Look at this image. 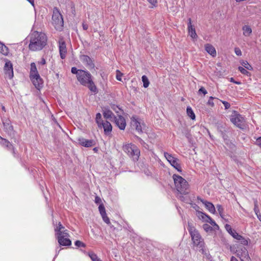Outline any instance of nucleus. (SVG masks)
<instances>
[{"label":"nucleus","mask_w":261,"mask_h":261,"mask_svg":"<svg viewBox=\"0 0 261 261\" xmlns=\"http://www.w3.org/2000/svg\"><path fill=\"white\" fill-rule=\"evenodd\" d=\"M203 228L206 232H210L213 230L212 226H210L207 224H204L203 225Z\"/></svg>","instance_id":"nucleus-38"},{"label":"nucleus","mask_w":261,"mask_h":261,"mask_svg":"<svg viewBox=\"0 0 261 261\" xmlns=\"http://www.w3.org/2000/svg\"><path fill=\"white\" fill-rule=\"evenodd\" d=\"M207 132L208 135H209L210 138L211 139V140H213V137L211 135L210 131L208 129H207Z\"/></svg>","instance_id":"nucleus-61"},{"label":"nucleus","mask_w":261,"mask_h":261,"mask_svg":"<svg viewBox=\"0 0 261 261\" xmlns=\"http://www.w3.org/2000/svg\"><path fill=\"white\" fill-rule=\"evenodd\" d=\"M164 156L172 167L176 169L178 172H181V168L180 164V162L179 159L174 157L172 154L168 152H165Z\"/></svg>","instance_id":"nucleus-8"},{"label":"nucleus","mask_w":261,"mask_h":261,"mask_svg":"<svg viewBox=\"0 0 261 261\" xmlns=\"http://www.w3.org/2000/svg\"><path fill=\"white\" fill-rule=\"evenodd\" d=\"M59 53L61 58L62 59H64L66 57L67 54V48L65 42L63 37H60L59 41Z\"/></svg>","instance_id":"nucleus-14"},{"label":"nucleus","mask_w":261,"mask_h":261,"mask_svg":"<svg viewBox=\"0 0 261 261\" xmlns=\"http://www.w3.org/2000/svg\"><path fill=\"white\" fill-rule=\"evenodd\" d=\"M0 144L9 149L14 150L13 147L10 142L2 137L0 138Z\"/></svg>","instance_id":"nucleus-27"},{"label":"nucleus","mask_w":261,"mask_h":261,"mask_svg":"<svg viewBox=\"0 0 261 261\" xmlns=\"http://www.w3.org/2000/svg\"><path fill=\"white\" fill-rule=\"evenodd\" d=\"M234 51H235L236 54L237 56H241L242 55V51L239 48H238V47L235 48Z\"/></svg>","instance_id":"nucleus-50"},{"label":"nucleus","mask_w":261,"mask_h":261,"mask_svg":"<svg viewBox=\"0 0 261 261\" xmlns=\"http://www.w3.org/2000/svg\"><path fill=\"white\" fill-rule=\"evenodd\" d=\"M187 229L191 236L194 248L202 254H206V251L204 248V243L201 235L192 224L188 223Z\"/></svg>","instance_id":"nucleus-2"},{"label":"nucleus","mask_w":261,"mask_h":261,"mask_svg":"<svg viewBox=\"0 0 261 261\" xmlns=\"http://www.w3.org/2000/svg\"><path fill=\"white\" fill-rule=\"evenodd\" d=\"M175 188L180 194H188L189 192V185L181 176L174 174L173 175Z\"/></svg>","instance_id":"nucleus-4"},{"label":"nucleus","mask_w":261,"mask_h":261,"mask_svg":"<svg viewBox=\"0 0 261 261\" xmlns=\"http://www.w3.org/2000/svg\"><path fill=\"white\" fill-rule=\"evenodd\" d=\"M131 121L132 124L135 127L136 130L139 133H142L145 126L143 121L137 116H132Z\"/></svg>","instance_id":"nucleus-12"},{"label":"nucleus","mask_w":261,"mask_h":261,"mask_svg":"<svg viewBox=\"0 0 261 261\" xmlns=\"http://www.w3.org/2000/svg\"><path fill=\"white\" fill-rule=\"evenodd\" d=\"M123 150L134 161H138L140 151L136 145L132 143L126 144L123 146Z\"/></svg>","instance_id":"nucleus-5"},{"label":"nucleus","mask_w":261,"mask_h":261,"mask_svg":"<svg viewBox=\"0 0 261 261\" xmlns=\"http://www.w3.org/2000/svg\"><path fill=\"white\" fill-rule=\"evenodd\" d=\"M40 64L42 65H44L46 64V61L44 58H42L41 61L40 62Z\"/></svg>","instance_id":"nucleus-56"},{"label":"nucleus","mask_w":261,"mask_h":261,"mask_svg":"<svg viewBox=\"0 0 261 261\" xmlns=\"http://www.w3.org/2000/svg\"><path fill=\"white\" fill-rule=\"evenodd\" d=\"M198 93H203L205 95L207 93V92L204 87H201L198 90Z\"/></svg>","instance_id":"nucleus-46"},{"label":"nucleus","mask_w":261,"mask_h":261,"mask_svg":"<svg viewBox=\"0 0 261 261\" xmlns=\"http://www.w3.org/2000/svg\"><path fill=\"white\" fill-rule=\"evenodd\" d=\"M98 210L102 218L103 221L107 224H110V221L107 215L106 209L103 204H100V205H99Z\"/></svg>","instance_id":"nucleus-20"},{"label":"nucleus","mask_w":261,"mask_h":261,"mask_svg":"<svg viewBox=\"0 0 261 261\" xmlns=\"http://www.w3.org/2000/svg\"><path fill=\"white\" fill-rule=\"evenodd\" d=\"M74 244L76 246L78 247H86V245L83 243L82 242L80 241H76L74 243Z\"/></svg>","instance_id":"nucleus-42"},{"label":"nucleus","mask_w":261,"mask_h":261,"mask_svg":"<svg viewBox=\"0 0 261 261\" xmlns=\"http://www.w3.org/2000/svg\"><path fill=\"white\" fill-rule=\"evenodd\" d=\"M256 144L261 148V137H258L256 139Z\"/></svg>","instance_id":"nucleus-51"},{"label":"nucleus","mask_w":261,"mask_h":261,"mask_svg":"<svg viewBox=\"0 0 261 261\" xmlns=\"http://www.w3.org/2000/svg\"><path fill=\"white\" fill-rule=\"evenodd\" d=\"M95 202L96 203V204H99V205L100 204H103L102 202H101V198L98 196H96L95 198V200H94Z\"/></svg>","instance_id":"nucleus-48"},{"label":"nucleus","mask_w":261,"mask_h":261,"mask_svg":"<svg viewBox=\"0 0 261 261\" xmlns=\"http://www.w3.org/2000/svg\"><path fill=\"white\" fill-rule=\"evenodd\" d=\"M151 5V8L156 7L157 6V0H147Z\"/></svg>","instance_id":"nucleus-45"},{"label":"nucleus","mask_w":261,"mask_h":261,"mask_svg":"<svg viewBox=\"0 0 261 261\" xmlns=\"http://www.w3.org/2000/svg\"><path fill=\"white\" fill-rule=\"evenodd\" d=\"M4 70L6 76L10 79L13 78L14 76L13 65L11 62L8 59H5V64Z\"/></svg>","instance_id":"nucleus-13"},{"label":"nucleus","mask_w":261,"mask_h":261,"mask_svg":"<svg viewBox=\"0 0 261 261\" xmlns=\"http://www.w3.org/2000/svg\"><path fill=\"white\" fill-rule=\"evenodd\" d=\"M58 248H59V247H58L56 248V254H55V257H54V258L53 261H54V260H55V258L58 256V254L59 253L60 251L61 250V249H59V250H58Z\"/></svg>","instance_id":"nucleus-53"},{"label":"nucleus","mask_w":261,"mask_h":261,"mask_svg":"<svg viewBox=\"0 0 261 261\" xmlns=\"http://www.w3.org/2000/svg\"><path fill=\"white\" fill-rule=\"evenodd\" d=\"M188 194H180L178 193L177 197L178 198L182 201H184L187 203H189L191 201L189 196L187 195Z\"/></svg>","instance_id":"nucleus-29"},{"label":"nucleus","mask_w":261,"mask_h":261,"mask_svg":"<svg viewBox=\"0 0 261 261\" xmlns=\"http://www.w3.org/2000/svg\"><path fill=\"white\" fill-rule=\"evenodd\" d=\"M196 216L200 220L204 222L209 223L212 226L218 227V225L212 218L206 214L201 211L196 212Z\"/></svg>","instance_id":"nucleus-10"},{"label":"nucleus","mask_w":261,"mask_h":261,"mask_svg":"<svg viewBox=\"0 0 261 261\" xmlns=\"http://www.w3.org/2000/svg\"><path fill=\"white\" fill-rule=\"evenodd\" d=\"M111 108L117 113H119V110H121L120 108H119L117 106H115L114 105L111 107Z\"/></svg>","instance_id":"nucleus-49"},{"label":"nucleus","mask_w":261,"mask_h":261,"mask_svg":"<svg viewBox=\"0 0 261 261\" xmlns=\"http://www.w3.org/2000/svg\"><path fill=\"white\" fill-rule=\"evenodd\" d=\"M71 72L73 74H76V77H77L81 70H78L76 67H73L71 68Z\"/></svg>","instance_id":"nucleus-44"},{"label":"nucleus","mask_w":261,"mask_h":261,"mask_svg":"<svg viewBox=\"0 0 261 261\" xmlns=\"http://www.w3.org/2000/svg\"><path fill=\"white\" fill-rule=\"evenodd\" d=\"M142 81L143 83V87L144 88H147L149 85V82L147 77L144 75L142 76Z\"/></svg>","instance_id":"nucleus-33"},{"label":"nucleus","mask_w":261,"mask_h":261,"mask_svg":"<svg viewBox=\"0 0 261 261\" xmlns=\"http://www.w3.org/2000/svg\"><path fill=\"white\" fill-rule=\"evenodd\" d=\"M115 122L116 125L121 129L124 130L126 126V121L124 118L121 115H118L114 117Z\"/></svg>","instance_id":"nucleus-18"},{"label":"nucleus","mask_w":261,"mask_h":261,"mask_svg":"<svg viewBox=\"0 0 261 261\" xmlns=\"http://www.w3.org/2000/svg\"><path fill=\"white\" fill-rule=\"evenodd\" d=\"M55 236H58L59 233L62 234L65 231L67 232V230L64 229V227L63 226L61 222H59L58 225L55 228Z\"/></svg>","instance_id":"nucleus-26"},{"label":"nucleus","mask_w":261,"mask_h":261,"mask_svg":"<svg viewBox=\"0 0 261 261\" xmlns=\"http://www.w3.org/2000/svg\"><path fill=\"white\" fill-rule=\"evenodd\" d=\"M214 99H216V98L213 96H210L207 102V105L212 107H213L215 106L214 103L213 102V100Z\"/></svg>","instance_id":"nucleus-39"},{"label":"nucleus","mask_w":261,"mask_h":261,"mask_svg":"<svg viewBox=\"0 0 261 261\" xmlns=\"http://www.w3.org/2000/svg\"><path fill=\"white\" fill-rule=\"evenodd\" d=\"M188 34L192 38L196 39L197 38L195 27L192 24L191 19L190 18L188 19Z\"/></svg>","instance_id":"nucleus-21"},{"label":"nucleus","mask_w":261,"mask_h":261,"mask_svg":"<svg viewBox=\"0 0 261 261\" xmlns=\"http://www.w3.org/2000/svg\"><path fill=\"white\" fill-rule=\"evenodd\" d=\"M254 212L255 214H257V213H259V208L258 206L257 201L255 200L254 201Z\"/></svg>","instance_id":"nucleus-43"},{"label":"nucleus","mask_w":261,"mask_h":261,"mask_svg":"<svg viewBox=\"0 0 261 261\" xmlns=\"http://www.w3.org/2000/svg\"><path fill=\"white\" fill-rule=\"evenodd\" d=\"M79 142L80 145L85 147H90L95 145V142L93 140H88L83 138H79Z\"/></svg>","instance_id":"nucleus-22"},{"label":"nucleus","mask_w":261,"mask_h":261,"mask_svg":"<svg viewBox=\"0 0 261 261\" xmlns=\"http://www.w3.org/2000/svg\"><path fill=\"white\" fill-rule=\"evenodd\" d=\"M52 19L53 23L56 25V28L63 26L64 21L62 15L60 13L59 10L57 8H54Z\"/></svg>","instance_id":"nucleus-9"},{"label":"nucleus","mask_w":261,"mask_h":261,"mask_svg":"<svg viewBox=\"0 0 261 261\" xmlns=\"http://www.w3.org/2000/svg\"><path fill=\"white\" fill-rule=\"evenodd\" d=\"M123 74L118 70L116 71V79L119 81H122V76Z\"/></svg>","instance_id":"nucleus-41"},{"label":"nucleus","mask_w":261,"mask_h":261,"mask_svg":"<svg viewBox=\"0 0 261 261\" xmlns=\"http://www.w3.org/2000/svg\"><path fill=\"white\" fill-rule=\"evenodd\" d=\"M243 34L245 37H249L252 34V30L248 25H244L242 27Z\"/></svg>","instance_id":"nucleus-25"},{"label":"nucleus","mask_w":261,"mask_h":261,"mask_svg":"<svg viewBox=\"0 0 261 261\" xmlns=\"http://www.w3.org/2000/svg\"><path fill=\"white\" fill-rule=\"evenodd\" d=\"M236 240L239 241L240 242V243L243 245H248V240L247 239H246L245 238H244L242 236H241V238H238Z\"/></svg>","instance_id":"nucleus-37"},{"label":"nucleus","mask_w":261,"mask_h":261,"mask_svg":"<svg viewBox=\"0 0 261 261\" xmlns=\"http://www.w3.org/2000/svg\"><path fill=\"white\" fill-rule=\"evenodd\" d=\"M2 110H3L4 112H6V109H5V107L4 106H2Z\"/></svg>","instance_id":"nucleus-63"},{"label":"nucleus","mask_w":261,"mask_h":261,"mask_svg":"<svg viewBox=\"0 0 261 261\" xmlns=\"http://www.w3.org/2000/svg\"><path fill=\"white\" fill-rule=\"evenodd\" d=\"M197 200L201 202L205 206V208L212 214H215L216 212V209L214 205L211 202L207 201L201 198L200 197H197Z\"/></svg>","instance_id":"nucleus-17"},{"label":"nucleus","mask_w":261,"mask_h":261,"mask_svg":"<svg viewBox=\"0 0 261 261\" xmlns=\"http://www.w3.org/2000/svg\"><path fill=\"white\" fill-rule=\"evenodd\" d=\"M30 77L36 88L40 90L42 87L43 81L39 74L30 76Z\"/></svg>","instance_id":"nucleus-15"},{"label":"nucleus","mask_w":261,"mask_h":261,"mask_svg":"<svg viewBox=\"0 0 261 261\" xmlns=\"http://www.w3.org/2000/svg\"><path fill=\"white\" fill-rule=\"evenodd\" d=\"M103 115L106 119H111L113 117H115L113 112L109 109H105L103 110Z\"/></svg>","instance_id":"nucleus-30"},{"label":"nucleus","mask_w":261,"mask_h":261,"mask_svg":"<svg viewBox=\"0 0 261 261\" xmlns=\"http://www.w3.org/2000/svg\"><path fill=\"white\" fill-rule=\"evenodd\" d=\"M47 37L43 32L35 31L30 35L29 48L31 51L42 50L47 44Z\"/></svg>","instance_id":"nucleus-1"},{"label":"nucleus","mask_w":261,"mask_h":261,"mask_svg":"<svg viewBox=\"0 0 261 261\" xmlns=\"http://www.w3.org/2000/svg\"><path fill=\"white\" fill-rule=\"evenodd\" d=\"M257 217V218L259 219V220L261 222V214L259 213H257V214H255Z\"/></svg>","instance_id":"nucleus-57"},{"label":"nucleus","mask_w":261,"mask_h":261,"mask_svg":"<svg viewBox=\"0 0 261 261\" xmlns=\"http://www.w3.org/2000/svg\"><path fill=\"white\" fill-rule=\"evenodd\" d=\"M204 48L206 51L213 57L216 56L217 52L216 49L212 44L209 43L205 44Z\"/></svg>","instance_id":"nucleus-23"},{"label":"nucleus","mask_w":261,"mask_h":261,"mask_svg":"<svg viewBox=\"0 0 261 261\" xmlns=\"http://www.w3.org/2000/svg\"><path fill=\"white\" fill-rule=\"evenodd\" d=\"M230 82H233V83H235L236 84H238V85H239V84H241V83L240 82H236V81H235L234 80V79L233 78H232V77L230 79Z\"/></svg>","instance_id":"nucleus-55"},{"label":"nucleus","mask_w":261,"mask_h":261,"mask_svg":"<svg viewBox=\"0 0 261 261\" xmlns=\"http://www.w3.org/2000/svg\"><path fill=\"white\" fill-rule=\"evenodd\" d=\"M137 138L138 140L139 141V142L141 143V144H142L143 143H144V142L142 139H141L140 138L137 137Z\"/></svg>","instance_id":"nucleus-60"},{"label":"nucleus","mask_w":261,"mask_h":261,"mask_svg":"<svg viewBox=\"0 0 261 261\" xmlns=\"http://www.w3.org/2000/svg\"><path fill=\"white\" fill-rule=\"evenodd\" d=\"M93 151H94V152H97V151H98V148H97V147H95V148H93Z\"/></svg>","instance_id":"nucleus-62"},{"label":"nucleus","mask_w":261,"mask_h":261,"mask_svg":"<svg viewBox=\"0 0 261 261\" xmlns=\"http://www.w3.org/2000/svg\"><path fill=\"white\" fill-rule=\"evenodd\" d=\"M89 256L92 261H102L96 254L94 253H90Z\"/></svg>","instance_id":"nucleus-35"},{"label":"nucleus","mask_w":261,"mask_h":261,"mask_svg":"<svg viewBox=\"0 0 261 261\" xmlns=\"http://www.w3.org/2000/svg\"><path fill=\"white\" fill-rule=\"evenodd\" d=\"M77 79L81 85L87 86L91 92L95 93L97 92V88L92 81L91 74L88 71L81 70Z\"/></svg>","instance_id":"nucleus-3"},{"label":"nucleus","mask_w":261,"mask_h":261,"mask_svg":"<svg viewBox=\"0 0 261 261\" xmlns=\"http://www.w3.org/2000/svg\"><path fill=\"white\" fill-rule=\"evenodd\" d=\"M230 261H239L235 257L232 256Z\"/></svg>","instance_id":"nucleus-59"},{"label":"nucleus","mask_w":261,"mask_h":261,"mask_svg":"<svg viewBox=\"0 0 261 261\" xmlns=\"http://www.w3.org/2000/svg\"><path fill=\"white\" fill-rule=\"evenodd\" d=\"M95 121L99 128H103L106 135L110 134L112 130L111 124L108 121L102 120L101 115L98 113L96 115Z\"/></svg>","instance_id":"nucleus-6"},{"label":"nucleus","mask_w":261,"mask_h":261,"mask_svg":"<svg viewBox=\"0 0 261 261\" xmlns=\"http://www.w3.org/2000/svg\"><path fill=\"white\" fill-rule=\"evenodd\" d=\"M3 124L4 126H7L9 130H12L13 129V126L11 125H10L8 123L6 124V123L3 122Z\"/></svg>","instance_id":"nucleus-52"},{"label":"nucleus","mask_w":261,"mask_h":261,"mask_svg":"<svg viewBox=\"0 0 261 261\" xmlns=\"http://www.w3.org/2000/svg\"><path fill=\"white\" fill-rule=\"evenodd\" d=\"M225 227L228 233L234 239H237L238 238H241V236L238 233L234 230L232 229L230 225L226 224Z\"/></svg>","instance_id":"nucleus-24"},{"label":"nucleus","mask_w":261,"mask_h":261,"mask_svg":"<svg viewBox=\"0 0 261 261\" xmlns=\"http://www.w3.org/2000/svg\"><path fill=\"white\" fill-rule=\"evenodd\" d=\"M68 232L65 231L62 234L59 233L58 236H56L60 245L63 246H69L71 245V241L68 238L69 237Z\"/></svg>","instance_id":"nucleus-11"},{"label":"nucleus","mask_w":261,"mask_h":261,"mask_svg":"<svg viewBox=\"0 0 261 261\" xmlns=\"http://www.w3.org/2000/svg\"><path fill=\"white\" fill-rule=\"evenodd\" d=\"M83 28L84 30H87L88 28V25L87 24L83 23Z\"/></svg>","instance_id":"nucleus-54"},{"label":"nucleus","mask_w":261,"mask_h":261,"mask_svg":"<svg viewBox=\"0 0 261 261\" xmlns=\"http://www.w3.org/2000/svg\"><path fill=\"white\" fill-rule=\"evenodd\" d=\"M2 137L0 136V138H1Z\"/></svg>","instance_id":"nucleus-64"},{"label":"nucleus","mask_w":261,"mask_h":261,"mask_svg":"<svg viewBox=\"0 0 261 261\" xmlns=\"http://www.w3.org/2000/svg\"><path fill=\"white\" fill-rule=\"evenodd\" d=\"M221 101L223 104L225 109H228L230 107V105L229 102L223 100H221Z\"/></svg>","instance_id":"nucleus-47"},{"label":"nucleus","mask_w":261,"mask_h":261,"mask_svg":"<svg viewBox=\"0 0 261 261\" xmlns=\"http://www.w3.org/2000/svg\"><path fill=\"white\" fill-rule=\"evenodd\" d=\"M230 121L237 127L244 129L245 126V120L244 117L236 111L230 116Z\"/></svg>","instance_id":"nucleus-7"},{"label":"nucleus","mask_w":261,"mask_h":261,"mask_svg":"<svg viewBox=\"0 0 261 261\" xmlns=\"http://www.w3.org/2000/svg\"><path fill=\"white\" fill-rule=\"evenodd\" d=\"M237 256L240 258L241 261H244V259H247L249 258L248 251L245 247H242L240 250H236Z\"/></svg>","instance_id":"nucleus-19"},{"label":"nucleus","mask_w":261,"mask_h":261,"mask_svg":"<svg viewBox=\"0 0 261 261\" xmlns=\"http://www.w3.org/2000/svg\"><path fill=\"white\" fill-rule=\"evenodd\" d=\"M33 6H34V0H27Z\"/></svg>","instance_id":"nucleus-58"},{"label":"nucleus","mask_w":261,"mask_h":261,"mask_svg":"<svg viewBox=\"0 0 261 261\" xmlns=\"http://www.w3.org/2000/svg\"><path fill=\"white\" fill-rule=\"evenodd\" d=\"M241 64L242 66L247 70H252L253 69L252 66L247 61H243Z\"/></svg>","instance_id":"nucleus-36"},{"label":"nucleus","mask_w":261,"mask_h":261,"mask_svg":"<svg viewBox=\"0 0 261 261\" xmlns=\"http://www.w3.org/2000/svg\"><path fill=\"white\" fill-rule=\"evenodd\" d=\"M238 69L244 75H248V74H249V72L247 70V69H246L244 67L240 66L239 67Z\"/></svg>","instance_id":"nucleus-40"},{"label":"nucleus","mask_w":261,"mask_h":261,"mask_svg":"<svg viewBox=\"0 0 261 261\" xmlns=\"http://www.w3.org/2000/svg\"><path fill=\"white\" fill-rule=\"evenodd\" d=\"M39 74L36 66L35 63H32L31 64V68H30V76L36 75Z\"/></svg>","instance_id":"nucleus-28"},{"label":"nucleus","mask_w":261,"mask_h":261,"mask_svg":"<svg viewBox=\"0 0 261 261\" xmlns=\"http://www.w3.org/2000/svg\"><path fill=\"white\" fill-rule=\"evenodd\" d=\"M80 60L89 69L94 68V64L91 58L89 56L84 55H82L80 56Z\"/></svg>","instance_id":"nucleus-16"},{"label":"nucleus","mask_w":261,"mask_h":261,"mask_svg":"<svg viewBox=\"0 0 261 261\" xmlns=\"http://www.w3.org/2000/svg\"><path fill=\"white\" fill-rule=\"evenodd\" d=\"M0 53L5 56H7L9 54L8 48L3 43L0 42Z\"/></svg>","instance_id":"nucleus-31"},{"label":"nucleus","mask_w":261,"mask_h":261,"mask_svg":"<svg viewBox=\"0 0 261 261\" xmlns=\"http://www.w3.org/2000/svg\"><path fill=\"white\" fill-rule=\"evenodd\" d=\"M216 207L217 208V210H218L219 214L220 216H221V217L222 218L224 219V215H223L224 208H223V207L220 204L217 205Z\"/></svg>","instance_id":"nucleus-34"},{"label":"nucleus","mask_w":261,"mask_h":261,"mask_svg":"<svg viewBox=\"0 0 261 261\" xmlns=\"http://www.w3.org/2000/svg\"><path fill=\"white\" fill-rule=\"evenodd\" d=\"M187 114L188 116L192 119H195V115L192 110V109L190 107H188L187 108Z\"/></svg>","instance_id":"nucleus-32"}]
</instances>
